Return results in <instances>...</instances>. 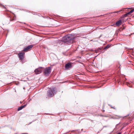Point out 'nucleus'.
I'll use <instances>...</instances> for the list:
<instances>
[{
  "instance_id": "6e6552de",
  "label": "nucleus",
  "mask_w": 134,
  "mask_h": 134,
  "mask_svg": "<svg viewBox=\"0 0 134 134\" xmlns=\"http://www.w3.org/2000/svg\"><path fill=\"white\" fill-rule=\"evenodd\" d=\"M122 23V21L121 20H120L117 22L116 23V26H120Z\"/></svg>"
},
{
  "instance_id": "f3484780",
  "label": "nucleus",
  "mask_w": 134,
  "mask_h": 134,
  "mask_svg": "<svg viewBox=\"0 0 134 134\" xmlns=\"http://www.w3.org/2000/svg\"><path fill=\"white\" fill-rule=\"evenodd\" d=\"M118 134H121V133H118Z\"/></svg>"
},
{
  "instance_id": "20e7f679",
  "label": "nucleus",
  "mask_w": 134,
  "mask_h": 134,
  "mask_svg": "<svg viewBox=\"0 0 134 134\" xmlns=\"http://www.w3.org/2000/svg\"><path fill=\"white\" fill-rule=\"evenodd\" d=\"M42 70V67H40L36 69L34 71L35 73L36 74H38L41 73Z\"/></svg>"
},
{
  "instance_id": "423d86ee",
  "label": "nucleus",
  "mask_w": 134,
  "mask_h": 134,
  "mask_svg": "<svg viewBox=\"0 0 134 134\" xmlns=\"http://www.w3.org/2000/svg\"><path fill=\"white\" fill-rule=\"evenodd\" d=\"M33 46V45H31L26 47V48H24L23 51L27 52L30 49L32 48Z\"/></svg>"
},
{
  "instance_id": "ddd939ff",
  "label": "nucleus",
  "mask_w": 134,
  "mask_h": 134,
  "mask_svg": "<svg viewBox=\"0 0 134 134\" xmlns=\"http://www.w3.org/2000/svg\"><path fill=\"white\" fill-rule=\"evenodd\" d=\"M120 11H117V12H114V13H118ZM114 13V12H111L110 13Z\"/></svg>"
},
{
  "instance_id": "6ab92c4d",
  "label": "nucleus",
  "mask_w": 134,
  "mask_h": 134,
  "mask_svg": "<svg viewBox=\"0 0 134 134\" xmlns=\"http://www.w3.org/2000/svg\"><path fill=\"white\" fill-rule=\"evenodd\" d=\"M133 17H134V16H133Z\"/></svg>"
},
{
  "instance_id": "4468645a",
  "label": "nucleus",
  "mask_w": 134,
  "mask_h": 134,
  "mask_svg": "<svg viewBox=\"0 0 134 134\" xmlns=\"http://www.w3.org/2000/svg\"><path fill=\"white\" fill-rule=\"evenodd\" d=\"M132 9V8H126L125 9Z\"/></svg>"
},
{
  "instance_id": "9b49d317",
  "label": "nucleus",
  "mask_w": 134,
  "mask_h": 134,
  "mask_svg": "<svg viewBox=\"0 0 134 134\" xmlns=\"http://www.w3.org/2000/svg\"><path fill=\"white\" fill-rule=\"evenodd\" d=\"M130 14L129 12L125 14L124 15H123V17H126L129 14Z\"/></svg>"
},
{
  "instance_id": "dca6fc26",
  "label": "nucleus",
  "mask_w": 134,
  "mask_h": 134,
  "mask_svg": "<svg viewBox=\"0 0 134 134\" xmlns=\"http://www.w3.org/2000/svg\"><path fill=\"white\" fill-rule=\"evenodd\" d=\"M102 111L103 112H104V110H102Z\"/></svg>"
},
{
  "instance_id": "39448f33",
  "label": "nucleus",
  "mask_w": 134,
  "mask_h": 134,
  "mask_svg": "<svg viewBox=\"0 0 134 134\" xmlns=\"http://www.w3.org/2000/svg\"><path fill=\"white\" fill-rule=\"evenodd\" d=\"M25 54V53L23 52H21L18 54V56L20 60H22L24 59Z\"/></svg>"
},
{
  "instance_id": "2eb2a0df",
  "label": "nucleus",
  "mask_w": 134,
  "mask_h": 134,
  "mask_svg": "<svg viewBox=\"0 0 134 134\" xmlns=\"http://www.w3.org/2000/svg\"><path fill=\"white\" fill-rule=\"evenodd\" d=\"M127 116H124V117H123V118H125L126 117H127Z\"/></svg>"
},
{
  "instance_id": "9d476101",
  "label": "nucleus",
  "mask_w": 134,
  "mask_h": 134,
  "mask_svg": "<svg viewBox=\"0 0 134 134\" xmlns=\"http://www.w3.org/2000/svg\"><path fill=\"white\" fill-rule=\"evenodd\" d=\"M110 46V45L109 44L107 45L104 48V49H107L109 48Z\"/></svg>"
},
{
  "instance_id": "a211bd4d",
  "label": "nucleus",
  "mask_w": 134,
  "mask_h": 134,
  "mask_svg": "<svg viewBox=\"0 0 134 134\" xmlns=\"http://www.w3.org/2000/svg\"><path fill=\"white\" fill-rule=\"evenodd\" d=\"M121 117H121V116H120V117H119V118H121Z\"/></svg>"
},
{
  "instance_id": "f257e3e1",
  "label": "nucleus",
  "mask_w": 134,
  "mask_h": 134,
  "mask_svg": "<svg viewBox=\"0 0 134 134\" xmlns=\"http://www.w3.org/2000/svg\"><path fill=\"white\" fill-rule=\"evenodd\" d=\"M73 36L71 34L66 35L63 37V41L64 42L70 43V42L73 39Z\"/></svg>"
},
{
  "instance_id": "7ed1b4c3",
  "label": "nucleus",
  "mask_w": 134,
  "mask_h": 134,
  "mask_svg": "<svg viewBox=\"0 0 134 134\" xmlns=\"http://www.w3.org/2000/svg\"><path fill=\"white\" fill-rule=\"evenodd\" d=\"M51 67H48L45 68L44 70V74L46 76H48L49 74L51 71Z\"/></svg>"
},
{
  "instance_id": "1a4fd4ad",
  "label": "nucleus",
  "mask_w": 134,
  "mask_h": 134,
  "mask_svg": "<svg viewBox=\"0 0 134 134\" xmlns=\"http://www.w3.org/2000/svg\"><path fill=\"white\" fill-rule=\"evenodd\" d=\"M26 106V105H24L20 106V107L18 108V110L19 111L22 109L23 108H25Z\"/></svg>"
},
{
  "instance_id": "0eeeda50",
  "label": "nucleus",
  "mask_w": 134,
  "mask_h": 134,
  "mask_svg": "<svg viewBox=\"0 0 134 134\" xmlns=\"http://www.w3.org/2000/svg\"><path fill=\"white\" fill-rule=\"evenodd\" d=\"M72 66L71 64V63H68L65 65V67L66 69H68L71 68Z\"/></svg>"
},
{
  "instance_id": "f03ea898",
  "label": "nucleus",
  "mask_w": 134,
  "mask_h": 134,
  "mask_svg": "<svg viewBox=\"0 0 134 134\" xmlns=\"http://www.w3.org/2000/svg\"><path fill=\"white\" fill-rule=\"evenodd\" d=\"M56 90L55 88H50L48 91L47 94L48 97H51L53 95L54 93H55V91Z\"/></svg>"
},
{
  "instance_id": "f8f14e48",
  "label": "nucleus",
  "mask_w": 134,
  "mask_h": 134,
  "mask_svg": "<svg viewBox=\"0 0 134 134\" xmlns=\"http://www.w3.org/2000/svg\"><path fill=\"white\" fill-rule=\"evenodd\" d=\"M134 12V8L132 9L129 12L130 14L132 13L133 12Z\"/></svg>"
}]
</instances>
